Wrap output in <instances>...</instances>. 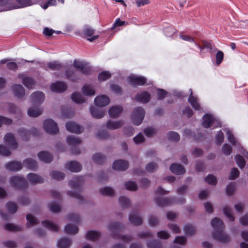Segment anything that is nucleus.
<instances>
[{"instance_id": "nucleus-42", "label": "nucleus", "mask_w": 248, "mask_h": 248, "mask_svg": "<svg viewBox=\"0 0 248 248\" xmlns=\"http://www.w3.org/2000/svg\"><path fill=\"white\" fill-rule=\"evenodd\" d=\"M71 98L74 102L77 104H81L85 101V99L82 95L77 92H75L72 93Z\"/></svg>"}, {"instance_id": "nucleus-33", "label": "nucleus", "mask_w": 248, "mask_h": 248, "mask_svg": "<svg viewBox=\"0 0 248 248\" xmlns=\"http://www.w3.org/2000/svg\"><path fill=\"white\" fill-rule=\"evenodd\" d=\"M65 75L66 78L72 82H75L78 79L75 72L73 69H71V68L66 70Z\"/></svg>"}, {"instance_id": "nucleus-52", "label": "nucleus", "mask_w": 248, "mask_h": 248, "mask_svg": "<svg viewBox=\"0 0 248 248\" xmlns=\"http://www.w3.org/2000/svg\"><path fill=\"white\" fill-rule=\"evenodd\" d=\"M4 228L10 232H18L20 231L21 229L20 227L15 225L11 223H7L4 225Z\"/></svg>"}, {"instance_id": "nucleus-43", "label": "nucleus", "mask_w": 248, "mask_h": 248, "mask_svg": "<svg viewBox=\"0 0 248 248\" xmlns=\"http://www.w3.org/2000/svg\"><path fill=\"white\" fill-rule=\"evenodd\" d=\"M50 175L53 179L58 181L63 180L65 177V174L63 172L55 170L50 172Z\"/></svg>"}, {"instance_id": "nucleus-22", "label": "nucleus", "mask_w": 248, "mask_h": 248, "mask_svg": "<svg viewBox=\"0 0 248 248\" xmlns=\"http://www.w3.org/2000/svg\"><path fill=\"white\" fill-rule=\"evenodd\" d=\"M18 77L22 78V83L28 89H33V86L35 84L34 79L30 77H25L23 74H19Z\"/></svg>"}, {"instance_id": "nucleus-37", "label": "nucleus", "mask_w": 248, "mask_h": 248, "mask_svg": "<svg viewBox=\"0 0 248 248\" xmlns=\"http://www.w3.org/2000/svg\"><path fill=\"white\" fill-rule=\"evenodd\" d=\"M122 126V122L118 121L117 122H113L109 120L107 122L106 127L109 129H116Z\"/></svg>"}, {"instance_id": "nucleus-4", "label": "nucleus", "mask_w": 248, "mask_h": 248, "mask_svg": "<svg viewBox=\"0 0 248 248\" xmlns=\"http://www.w3.org/2000/svg\"><path fill=\"white\" fill-rule=\"evenodd\" d=\"M10 183L12 187L22 190L26 189L28 186V183L24 178L16 175L10 178Z\"/></svg>"}, {"instance_id": "nucleus-44", "label": "nucleus", "mask_w": 248, "mask_h": 248, "mask_svg": "<svg viewBox=\"0 0 248 248\" xmlns=\"http://www.w3.org/2000/svg\"><path fill=\"white\" fill-rule=\"evenodd\" d=\"M234 159L236 164L240 169H242L245 167L246 165V161L241 155L239 154L236 155L234 157Z\"/></svg>"}, {"instance_id": "nucleus-15", "label": "nucleus", "mask_w": 248, "mask_h": 248, "mask_svg": "<svg viewBox=\"0 0 248 248\" xmlns=\"http://www.w3.org/2000/svg\"><path fill=\"white\" fill-rule=\"evenodd\" d=\"M67 131L71 133L79 134L81 133V127L74 122H69L65 124Z\"/></svg>"}, {"instance_id": "nucleus-8", "label": "nucleus", "mask_w": 248, "mask_h": 248, "mask_svg": "<svg viewBox=\"0 0 248 248\" xmlns=\"http://www.w3.org/2000/svg\"><path fill=\"white\" fill-rule=\"evenodd\" d=\"M44 99L45 95L41 92H35L31 95V102L33 105H40L43 102Z\"/></svg>"}, {"instance_id": "nucleus-24", "label": "nucleus", "mask_w": 248, "mask_h": 248, "mask_svg": "<svg viewBox=\"0 0 248 248\" xmlns=\"http://www.w3.org/2000/svg\"><path fill=\"white\" fill-rule=\"evenodd\" d=\"M203 122L202 123V126L206 128H208L210 127L215 121L214 118L210 114H205L203 115Z\"/></svg>"}, {"instance_id": "nucleus-27", "label": "nucleus", "mask_w": 248, "mask_h": 248, "mask_svg": "<svg viewBox=\"0 0 248 248\" xmlns=\"http://www.w3.org/2000/svg\"><path fill=\"white\" fill-rule=\"evenodd\" d=\"M37 105H33L28 110V114L31 117H36L42 114V109L37 106Z\"/></svg>"}, {"instance_id": "nucleus-56", "label": "nucleus", "mask_w": 248, "mask_h": 248, "mask_svg": "<svg viewBox=\"0 0 248 248\" xmlns=\"http://www.w3.org/2000/svg\"><path fill=\"white\" fill-rule=\"evenodd\" d=\"M26 219L28 221V223L27 224V227H29L28 223H29L31 225H34L38 223L36 218L31 214H28L27 215Z\"/></svg>"}, {"instance_id": "nucleus-59", "label": "nucleus", "mask_w": 248, "mask_h": 248, "mask_svg": "<svg viewBox=\"0 0 248 248\" xmlns=\"http://www.w3.org/2000/svg\"><path fill=\"white\" fill-rule=\"evenodd\" d=\"M111 77L110 73L108 71H104L98 76V80L100 81H105Z\"/></svg>"}, {"instance_id": "nucleus-12", "label": "nucleus", "mask_w": 248, "mask_h": 248, "mask_svg": "<svg viewBox=\"0 0 248 248\" xmlns=\"http://www.w3.org/2000/svg\"><path fill=\"white\" fill-rule=\"evenodd\" d=\"M109 98L104 95L96 96L94 100L95 105L99 107L108 105L109 103Z\"/></svg>"}, {"instance_id": "nucleus-60", "label": "nucleus", "mask_w": 248, "mask_h": 248, "mask_svg": "<svg viewBox=\"0 0 248 248\" xmlns=\"http://www.w3.org/2000/svg\"><path fill=\"white\" fill-rule=\"evenodd\" d=\"M147 246L148 248H162L160 242L155 240L149 241L147 244Z\"/></svg>"}, {"instance_id": "nucleus-19", "label": "nucleus", "mask_w": 248, "mask_h": 248, "mask_svg": "<svg viewBox=\"0 0 248 248\" xmlns=\"http://www.w3.org/2000/svg\"><path fill=\"white\" fill-rule=\"evenodd\" d=\"M74 67L78 71L84 74H90L91 72V68L90 66L84 64V63H73Z\"/></svg>"}, {"instance_id": "nucleus-55", "label": "nucleus", "mask_w": 248, "mask_h": 248, "mask_svg": "<svg viewBox=\"0 0 248 248\" xmlns=\"http://www.w3.org/2000/svg\"><path fill=\"white\" fill-rule=\"evenodd\" d=\"M213 52H217L216 54V62H222L224 58V53L219 50L215 48L213 50Z\"/></svg>"}, {"instance_id": "nucleus-49", "label": "nucleus", "mask_w": 248, "mask_h": 248, "mask_svg": "<svg viewBox=\"0 0 248 248\" xmlns=\"http://www.w3.org/2000/svg\"><path fill=\"white\" fill-rule=\"evenodd\" d=\"M198 47L200 49V52H202V50L204 49H209L210 52L213 53V50L215 48H213L211 44L206 41H203L202 45H198Z\"/></svg>"}, {"instance_id": "nucleus-11", "label": "nucleus", "mask_w": 248, "mask_h": 248, "mask_svg": "<svg viewBox=\"0 0 248 248\" xmlns=\"http://www.w3.org/2000/svg\"><path fill=\"white\" fill-rule=\"evenodd\" d=\"M5 142L13 149H16L18 147V144L15 140L14 135L11 133H7L4 137Z\"/></svg>"}, {"instance_id": "nucleus-13", "label": "nucleus", "mask_w": 248, "mask_h": 248, "mask_svg": "<svg viewBox=\"0 0 248 248\" xmlns=\"http://www.w3.org/2000/svg\"><path fill=\"white\" fill-rule=\"evenodd\" d=\"M83 183V177L78 176L75 177L71 180L69 182V184L71 188L80 190Z\"/></svg>"}, {"instance_id": "nucleus-54", "label": "nucleus", "mask_w": 248, "mask_h": 248, "mask_svg": "<svg viewBox=\"0 0 248 248\" xmlns=\"http://www.w3.org/2000/svg\"><path fill=\"white\" fill-rule=\"evenodd\" d=\"M67 194L70 197L78 200L80 202H82L84 200L83 196L80 194L79 192L68 191H67Z\"/></svg>"}, {"instance_id": "nucleus-17", "label": "nucleus", "mask_w": 248, "mask_h": 248, "mask_svg": "<svg viewBox=\"0 0 248 248\" xmlns=\"http://www.w3.org/2000/svg\"><path fill=\"white\" fill-rule=\"evenodd\" d=\"M5 168L7 170L12 171H16L21 170L22 165L21 162L13 161L8 162L5 164Z\"/></svg>"}, {"instance_id": "nucleus-63", "label": "nucleus", "mask_w": 248, "mask_h": 248, "mask_svg": "<svg viewBox=\"0 0 248 248\" xmlns=\"http://www.w3.org/2000/svg\"><path fill=\"white\" fill-rule=\"evenodd\" d=\"M68 220L72 221L77 223L80 221V217L79 215L75 213H70L67 216Z\"/></svg>"}, {"instance_id": "nucleus-16", "label": "nucleus", "mask_w": 248, "mask_h": 248, "mask_svg": "<svg viewBox=\"0 0 248 248\" xmlns=\"http://www.w3.org/2000/svg\"><path fill=\"white\" fill-rule=\"evenodd\" d=\"M14 94L18 98H22L25 95V89L20 84H15L12 86Z\"/></svg>"}, {"instance_id": "nucleus-47", "label": "nucleus", "mask_w": 248, "mask_h": 248, "mask_svg": "<svg viewBox=\"0 0 248 248\" xmlns=\"http://www.w3.org/2000/svg\"><path fill=\"white\" fill-rule=\"evenodd\" d=\"M6 206L8 212L12 214L16 213L17 210L16 204L13 202H8L6 204Z\"/></svg>"}, {"instance_id": "nucleus-5", "label": "nucleus", "mask_w": 248, "mask_h": 248, "mask_svg": "<svg viewBox=\"0 0 248 248\" xmlns=\"http://www.w3.org/2000/svg\"><path fill=\"white\" fill-rule=\"evenodd\" d=\"M145 116V111L141 107H138L133 110L131 119L133 124L136 125H140L142 122Z\"/></svg>"}, {"instance_id": "nucleus-38", "label": "nucleus", "mask_w": 248, "mask_h": 248, "mask_svg": "<svg viewBox=\"0 0 248 248\" xmlns=\"http://www.w3.org/2000/svg\"><path fill=\"white\" fill-rule=\"evenodd\" d=\"M100 237V233L99 232L94 231H88L86 235L87 239L92 241L97 240Z\"/></svg>"}, {"instance_id": "nucleus-10", "label": "nucleus", "mask_w": 248, "mask_h": 248, "mask_svg": "<svg viewBox=\"0 0 248 248\" xmlns=\"http://www.w3.org/2000/svg\"><path fill=\"white\" fill-rule=\"evenodd\" d=\"M128 162L122 159H119L115 161L112 165L113 169L118 170H125L128 168Z\"/></svg>"}, {"instance_id": "nucleus-35", "label": "nucleus", "mask_w": 248, "mask_h": 248, "mask_svg": "<svg viewBox=\"0 0 248 248\" xmlns=\"http://www.w3.org/2000/svg\"><path fill=\"white\" fill-rule=\"evenodd\" d=\"M71 241L68 238L64 237L61 239L58 242V248H68L71 245Z\"/></svg>"}, {"instance_id": "nucleus-34", "label": "nucleus", "mask_w": 248, "mask_h": 248, "mask_svg": "<svg viewBox=\"0 0 248 248\" xmlns=\"http://www.w3.org/2000/svg\"><path fill=\"white\" fill-rule=\"evenodd\" d=\"M188 101L191 104L192 107L195 110H200L201 107L199 103L198 102L197 98L192 95V92L188 99Z\"/></svg>"}, {"instance_id": "nucleus-40", "label": "nucleus", "mask_w": 248, "mask_h": 248, "mask_svg": "<svg viewBox=\"0 0 248 248\" xmlns=\"http://www.w3.org/2000/svg\"><path fill=\"white\" fill-rule=\"evenodd\" d=\"M17 132L23 140L28 141L30 137V131L23 128H20Z\"/></svg>"}, {"instance_id": "nucleus-26", "label": "nucleus", "mask_w": 248, "mask_h": 248, "mask_svg": "<svg viewBox=\"0 0 248 248\" xmlns=\"http://www.w3.org/2000/svg\"><path fill=\"white\" fill-rule=\"evenodd\" d=\"M23 165L26 168L31 170H35L38 168L37 162L34 159L30 158L25 159Z\"/></svg>"}, {"instance_id": "nucleus-45", "label": "nucleus", "mask_w": 248, "mask_h": 248, "mask_svg": "<svg viewBox=\"0 0 248 248\" xmlns=\"http://www.w3.org/2000/svg\"><path fill=\"white\" fill-rule=\"evenodd\" d=\"M223 213L224 215L231 221H233L234 217L232 214V209L228 206H226L223 208Z\"/></svg>"}, {"instance_id": "nucleus-50", "label": "nucleus", "mask_w": 248, "mask_h": 248, "mask_svg": "<svg viewBox=\"0 0 248 248\" xmlns=\"http://www.w3.org/2000/svg\"><path fill=\"white\" fill-rule=\"evenodd\" d=\"M167 137L170 140L177 142L180 140L179 135L175 132L170 131L167 134Z\"/></svg>"}, {"instance_id": "nucleus-31", "label": "nucleus", "mask_w": 248, "mask_h": 248, "mask_svg": "<svg viewBox=\"0 0 248 248\" xmlns=\"http://www.w3.org/2000/svg\"><path fill=\"white\" fill-rule=\"evenodd\" d=\"M78 228L77 225L68 224L65 226L64 231L68 234H76L78 232Z\"/></svg>"}, {"instance_id": "nucleus-20", "label": "nucleus", "mask_w": 248, "mask_h": 248, "mask_svg": "<svg viewBox=\"0 0 248 248\" xmlns=\"http://www.w3.org/2000/svg\"><path fill=\"white\" fill-rule=\"evenodd\" d=\"M170 169L173 173L176 175H182L186 172L185 169L182 165L175 163L171 164Z\"/></svg>"}, {"instance_id": "nucleus-1", "label": "nucleus", "mask_w": 248, "mask_h": 248, "mask_svg": "<svg viewBox=\"0 0 248 248\" xmlns=\"http://www.w3.org/2000/svg\"><path fill=\"white\" fill-rule=\"evenodd\" d=\"M211 224L214 229V232L212 233V236L214 239L223 243L230 242V237L223 233L224 225L220 219L215 217L212 220Z\"/></svg>"}, {"instance_id": "nucleus-28", "label": "nucleus", "mask_w": 248, "mask_h": 248, "mask_svg": "<svg viewBox=\"0 0 248 248\" xmlns=\"http://www.w3.org/2000/svg\"><path fill=\"white\" fill-rule=\"evenodd\" d=\"M90 110L92 116L97 119L103 117L105 112L102 109L96 108L93 106L90 108Z\"/></svg>"}, {"instance_id": "nucleus-39", "label": "nucleus", "mask_w": 248, "mask_h": 248, "mask_svg": "<svg viewBox=\"0 0 248 248\" xmlns=\"http://www.w3.org/2000/svg\"><path fill=\"white\" fill-rule=\"evenodd\" d=\"M67 143L69 145L73 146H76L81 143V140L74 136H68L66 139Z\"/></svg>"}, {"instance_id": "nucleus-2", "label": "nucleus", "mask_w": 248, "mask_h": 248, "mask_svg": "<svg viewBox=\"0 0 248 248\" xmlns=\"http://www.w3.org/2000/svg\"><path fill=\"white\" fill-rule=\"evenodd\" d=\"M124 229V225L119 222H113L108 226V229L111 232L113 237L116 239H121L126 242H129L132 240L131 236L121 235L120 232L122 231Z\"/></svg>"}, {"instance_id": "nucleus-23", "label": "nucleus", "mask_w": 248, "mask_h": 248, "mask_svg": "<svg viewBox=\"0 0 248 248\" xmlns=\"http://www.w3.org/2000/svg\"><path fill=\"white\" fill-rule=\"evenodd\" d=\"M37 155L41 161L45 163H49L53 160L52 155L46 151H41L38 153Z\"/></svg>"}, {"instance_id": "nucleus-21", "label": "nucleus", "mask_w": 248, "mask_h": 248, "mask_svg": "<svg viewBox=\"0 0 248 248\" xmlns=\"http://www.w3.org/2000/svg\"><path fill=\"white\" fill-rule=\"evenodd\" d=\"M136 100L143 103H148L151 99V94L146 91L138 93L135 96Z\"/></svg>"}, {"instance_id": "nucleus-29", "label": "nucleus", "mask_w": 248, "mask_h": 248, "mask_svg": "<svg viewBox=\"0 0 248 248\" xmlns=\"http://www.w3.org/2000/svg\"><path fill=\"white\" fill-rule=\"evenodd\" d=\"M122 108L120 106H113L110 108L108 110V113L110 117H117L122 111Z\"/></svg>"}, {"instance_id": "nucleus-30", "label": "nucleus", "mask_w": 248, "mask_h": 248, "mask_svg": "<svg viewBox=\"0 0 248 248\" xmlns=\"http://www.w3.org/2000/svg\"><path fill=\"white\" fill-rule=\"evenodd\" d=\"M42 224L48 230L53 232H57L59 229L58 226L47 220L42 221Z\"/></svg>"}, {"instance_id": "nucleus-41", "label": "nucleus", "mask_w": 248, "mask_h": 248, "mask_svg": "<svg viewBox=\"0 0 248 248\" xmlns=\"http://www.w3.org/2000/svg\"><path fill=\"white\" fill-rule=\"evenodd\" d=\"M82 92L84 95L87 96H93L95 94V91L92 89L89 85H84L82 89Z\"/></svg>"}, {"instance_id": "nucleus-48", "label": "nucleus", "mask_w": 248, "mask_h": 248, "mask_svg": "<svg viewBox=\"0 0 248 248\" xmlns=\"http://www.w3.org/2000/svg\"><path fill=\"white\" fill-rule=\"evenodd\" d=\"M100 193L104 196H112L114 194L113 189L110 187L106 186L100 190Z\"/></svg>"}, {"instance_id": "nucleus-25", "label": "nucleus", "mask_w": 248, "mask_h": 248, "mask_svg": "<svg viewBox=\"0 0 248 248\" xmlns=\"http://www.w3.org/2000/svg\"><path fill=\"white\" fill-rule=\"evenodd\" d=\"M27 179L31 184H41L44 182V179L42 177L33 173H29L27 175Z\"/></svg>"}, {"instance_id": "nucleus-9", "label": "nucleus", "mask_w": 248, "mask_h": 248, "mask_svg": "<svg viewBox=\"0 0 248 248\" xmlns=\"http://www.w3.org/2000/svg\"><path fill=\"white\" fill-rule=\"evenodd\" d=\"M67 88L66 84L62 81H57L50 85L51 90L55 93H63L66 90Z\"/></svg>"}, {"instance_id": "nucleus-58", "label": "nucleus", "mask_w": 248, "mask_h": 248, "mask_svg": "<svg viewBox=\"0 0 248 248\" xmlns=\"http://www.w3.org/2000/svg\"><path fill=\"white\" fill-rule=\"evenodd\" d=\"M204 181L211 185H216L217 183V178L212 174H209L204 179Z\"/></svg>"}, {"instance_id": "nucleus-64", "label": "nucleus", "mask_w": 248, "mask_h": 248, "mask_svg": "<svg viewBox=\"0 0 248 248\" xmlns=\"http://www.w3.org/2000/svg\"><path fill=\"white\" fill-rule=\"evenodd\" d=\"M239 170L236 168H233L231 170L229 178L230 180H235L239 176Z\"/></svg>"}, {"instance_id": "nucleus-18", "label": "nucleus", "mask_w": 248, "mask_h": 248, "mask_svg": "<svg viewBox=\"0 0 248 248\" xmlns=\"http://www.w3.org/2000/svg\"><path fill=\"white\" fill-rule=\"evenodd\" d=\"M94 30L89 26H86L83 30V34L87 39L90 42H93L98 38V35H93Z\"/></svg>"}, {"instance_id": "nucleus-61", "label": "nucleus", "mask_w": 248, "mask_h": 248, "mask_svg": "<svg viewBox=\"0 0 248 248\" xmlns=\"http://www.w3.org/2000/svg\"><path fill=\"white\" fill-rule=\"evenodd\" d=\"M158 168L156 163L151 162L148 163L146 166V170L149 172H153Z\"/></svg>"}, {"instance_id": "nucleus-51", "label": "nucleus", "mask_w": 248, "mask_h": 248, "mask_svg": "<svg viewBox=\"0 0 248 248\" xmlns=\"http://www.w3.org/2000/svg\"><path fill=\"white\" fill-rule=\"evenodd\" d=\"M125 188L128 190L134 191L137 190L138 186L136 182L134 181H127L125 183Z\"/></svg>"}, {"instance_id": "nucleus-62", "label": "nucleus", "mask_w": 248, "mask_h": 248, "mask_svg": "<svg viewBox=\"0 0 248 248\" xmlns=\"http://www.w3.org/2000/svg\"><path fill=\"white\" fill-rule=\"evenodd\" d=\"M48 207L50 210L53 213H58L61 210L60 206L55 202L50 203L48 204Z\"/></svg>"}, {"instance_id": "nucleus-3", "label": "nucleus", "mask_w": 248, "mask_h": 248, "mask_svg": "<svg viewBox=\"0 0 248 248\" xmlns=\"http://www.w3.org/2000/svg\"><path fill=\"white\" fill-rule=\"evenodd\" d=\"M155 201L157 206L163 207L170 206L173 204H184L186 202V199L184 197L177 199L174 197L166 198L157 197L155 199Z\"/></svg>"}, {"instance_id": "nucleus-14", "label": "nucleus", "mask_w": 248, "mask_h": 248, "mask_svg": "<svg viewBox=\"0 0 248 248\" xmlns=\"http://www.w3.org/2000/svg\"><path fill=\"white\" fill-rule=\"evenodd\" d=\"M65 168L71 172H78L82 169L81 165L76 161H71L65 164Z\"/></svg>"}, {"instance_id": "nucleus-36", "label": "nucleus", "mask_w": 248, "mask_h": 248, "mask_svg": "<svg viewBox=\"0 0 248 248\" xmlns=\"http://www.w3.org/2000/svg\"><path fill=\"white\" fill-rule=\"evenodd\" d=\"M92 159L95 163L102 164L105 162L106 157L101 153H96L93 155Z\"/></svg>"}, {"instance_id": "nucleus-57", "label": "nucleus", "mask_w": 248, "mask_h": 248, "mask_svg": "<svg viewBox=\"0 0 248 248\" xmlns=\"http://www.w3.org/2000/svg\"><path fill=\"white\" fill-rule=\"evenodd\" d=\"M216 143L217 145H221L224 141V134L223 132L219 130L215 137Z\"/></svg>"}, {"instance_id": "nucleus-7", "label": "nucleus", "mask_w": 248, "mask_h": 248, "mask_svg": "<svg viewBox=\"0 0 248 248\" xmlns=\"http://www.w3.org/2000/svg\"><path fill=\"white\" fill-rule=\"evenodd\" d=\"M128 81L132 86H143L147 81L144 77L138 76L134 75H130L128 78Z\"/></svg>"}, {"instance_id": "nucleus-53", "label": "nucleus", "mask_w": 248, "mask_h": 248, "mask_svg": "<svg viewBox=\"0 0 248 248\" xmlns=\"http://www.w3.org/2000/svg\"><path fill=\"white\" fill-rule=\"evenodd\" d=\"M185 232L186 235H192L196 232L195 228L192 225H186L184 228Z\"/></svg>"}, {"instance_id": "nucleus-32", "label": "nucleus", "mask_w": 248, "mask_h": 248, "mask_svg": "<svg viewBox=\"0 0 248 248\" xmlns=\"http://www.w3.org/2000/svg\"><path fill=\"white\" fill-rule=\"evenodd\" d=\"M129 219L131 223L136 226H140L142 224V218L135 214L130 215Z\"/></svg>"}, {"instance_id": "nucleus-46", "label": "nucleus", "mask_w": 248, "mask_h": 248, "mask_svg": "<svg viewBox=\"0 0 248 248\" xmlns=\"http://www.w3.org/2000/svg\"><path fill=\"white\" fill-rule=\"evenodd\" d=\"M119 202L120 205L123 208H128L130 205V201L129 199L126 197H120L119 199Z\"/></svg>"}, {"instance_id": "nucleus-6", "label": "nucleus", "mask_w": 248, "mask_h": 248, "mask_svg": "<svg viewBox=\"0 0 248 248\" xmlns=\"http://www.w3.org/2000/svg\"><path fill=\"white\" fill-rule=\"evenodd\" d=\"M43 126L45 130L49 134L55 135L59 131L57 123L52 119L45 120Z\"/></svg>"}]
</instances>
